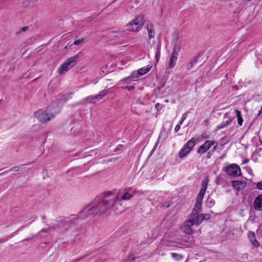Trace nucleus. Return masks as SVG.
<instances>
[{
  "label": "nucleus",
  "instance_id": "nucleus-1",
  "mask_svg": "<svg viewBox=\"0 0 262 262\" xmlns=\"http://www.w3.org/2000/svg\"><path fill=\"white\" fill-rule=\"evenodd\" d=\"M114 193V191H108L96 197L78 212L79 217L83 220L90 216H102L110 213L112 208L116 207V200H113L112 198Z\"/></svg>",
  "mask_w": 262,
  "mask_h": 262
},
{
  "label": "nucleus",
  "instance_id": "nucleus-2",
  "mask_svg": "<svg viewBox=\"0 0 262 262\" xmlns=\"http://www.w3.org/2000/svg\"><path fill=\"white\" fill-rule=\"evenodd\" d=\"M79 56L77 54L74 56L67 59L65 61L61 64L58 68V72L60 74H62L69 71L70 69L74 67L77 63Z\"/></svg>",
  "mask_w": 262,
  "mask_h": 262
},
{
  "label": "nucleus",
  "instance_id": "nucleus-3",
  "mask_svg": "<svg viewBox=\"0 0 262 262\" xmlns=\"http://www.w3.org/2000/svg\"><path fill=\"white\" fill-rule=\"evenodd\" d=\"M35 115L38 120L42 123H46L54 118L55 115L50 112L48 109L41 111L39 110L35 113Z\"/></svg>",
  "mask_w": 262,
  "mask_h": 262
},
{
  "label": "nucleus",
  "instance_id": "nucleus-4",
  "mask_svg": "<svg viewBox=\"0 0 262 262\" xmlns=\"http://www.w3.org/2000/svg\"><path fill=\"white\" fill-rule=\"evenodd\" d=\"M208 183V178H206L205 179H204L202 182L200 192L198 194L196 200L194 205V206H195V208L197 209H198L199 208H201L202 201L207 189Z\"/></svg>",
  "mask_w": 262,
  "mask_h": 262
},
{
  "label": "nucleus",
  "instance_id": "nucleus-5",
  "mask_svg": "<svg viewBox=\"0 0 262 262\" xmlns=\"http://www.w3.org/2000/svg\"><path fill=\"white\" fill-rule=\"evenodd\" d=\"M144 24L143 17L138 16L134 20H132L127 25L128 30L130 31L138 32L141 29V27Z\"/></svg>",
  "mask_w": 262,
  "mask_h": 262
},
{
  "label": "nucleus",
  "instance_id": "nucleus-6",
  "mask_svg": "<svg viewBox=\"0 0 262 262\" xmlns=\"http://www.w3.org/2000/svg\"><path fill=\"white\" fill-rule=\"evenodd\" d=\"M195 144L196 140L194 138H192L185 144L179 152V156L180 158L182 159L186 157L192 149Z\"/></svg>",
  "mask_w": 262,
  "mask_h": 262
},
{
  "label": "nucleus",
  "instance_id": "nucleus-7",
  "mask_svg": "<svg viewBox=\"0 0 262 262\" xmlns=\"http://www.w3.org/2000/svg\"><path fill=\"white\" fill-rule=\"evenodd\" d=\"M224 170L228 175L236 177L241 175V168L236 164H230L224 168Z\"/></svg>",
  "mask_w": 262,
  "mask_h": 262
},
{
  "label": "nucleus",
  "instance_id": "nucleus-8",
  "mask_svg": "<svg viewBox=\"0 0 262 262\" xmlns=\"http://www.w3.org/2000/svg\"><path fill=\"white\" fill-rule=\"evenodd\" d=\"M215 142L211 140H207L198 149L197 152L199 154H203L205 153L209 148L214 145Z\"/></svg>",
  "mask_w": 262,
  "mask_h": 262
},
{
  "label": "nucleus",
  "instance_id": "nucleus-9",
  "mask_svg": "<svg viewBox=\"0 0 262 262\" xmlns=\"http://www.w3.org/2000/svg\"><path fill=\"white\" fill-rule=\"evenodd\" d=\"M133 197V195L128 193V192L125 193L124 194L122 195L120 194H118L116 196L113 197L112 199L113 200H116V204L115 205H118V204L120 202H121L122 200H129Z\"/></svg>",
  "mask_w": 262,
  "mask_h": 262
},
{
  "label": "nucleus",
  "instance_id": "nucleus-10",
  "mask_svg": "<svg viewBox=\"0 0 262 262\" xmlns=\"http://www.w3.org/2000/svg\"><path fill=\"white\" fill-rule=\"evenodd\" d=\"M203 56V53H199L196 57L192 60L190 61L187 64L186 69L188 70H190L195 65L196 63L199 62L201 60V58Z\"/></svg>",
  "mask_w": 262,
  "mask_h": 262
},
{
  "label": "nucleus",
  "instance_id": "nucleus-11",
  "mask_svg": "<svg viewBox=\"0 0 262 262\" xmlns=\"http://www.w3.org/2000/svg\"><path fill=\"white\" fill-rule=\"evenodd\" d=\"M232 183L233 187L238 191L243 189L247 185L245 181H233Z\"/></svg>",
  "mask_w": 262,
  "mask_h": 262
},
{
  "label": "nucleus",
  "instance_id": "nucleus-12",
  "mask_svg": "<svg viewBox=\"0 0 262 262\" xmlns=\"http://www.w3.org/2000/svg\"><path fill=\"white\" fill-rule=\"evenodd\" d=\"M253 206L255 210L262 211V194L258 195L255 199Z\"/></svg>",
  "mask_w": 262,
  "mask_h": 262
},
{
  "label": "nucleus",
  "instance_id": "nucleus-13",
  "mask_svg": "<svg viewBox=\"0 0 262 262\" xmlns=\"http://www.w3.org/2000/svg\"><path fill=\"white\" fill-rule=\"evenodd\" d=\"M202 214H199L197 216H195L193 219H188L186 222L187 223L191 224V226L194 225H199L201 224L203 221Z\"/></svg>",
  "mask_w": 262,
  "mask_h": 262
},
{
  "label": "nucleus",
  "instance_id": "nucleus-14",
  "mask_svg": "<svg viewBox=\"0 0 262 262\" xmlns=\"http://www.w3.org/2000/svg\"><path fill=\"white\" fill-rule=\"evenodd\" d=\"M248 237L251 244L255 247H258L259 246V242L256 240L255 234L254 232L249 231L248 233Z\"/></svg>",
  "mask_w": 262,
  "mask_h": 262
},
{
  "label": "nucleus",
  "instance_id": "nucleus-15",
  "mask_svg": "<svg viewBox=\"0 0 262 262\" xmlns=\"http://www.w3.org/2000/svg\"><path fill=\"white\" fill-rule=\"evenodd\" d=\"M110 36L113 38H121L126 36L125 31H112Z\"/></svg>",
  "mask_w": 262,
  "mask_h": 262
},
{
  "label": "nucleus",
  "instance_id": "nucleus-16",
  "mask_svg": "<svg viewBox=\"0 0 262 262\" xmlns=\"http://www.w3.org/2000/svg\"><path fill=\"white\" fill-rule=\"evenodd\" d=\"M146 29L148 34L149 39L150 40L155 36V30L154 26L151 24H148L146 25Z\"/></svg>",
  "mask_w": 262,
  "mask_h": 262
},
{
  "label": "nucleus",
  "instance_id": "nucleus-17",
  "mask_svg": "<svg viewBox=\"0 0 262 262\" xmlns=\"http://www.w3.org/2000/svg\"><path fill=\"white\" fill-rule=\"evenodd\" d=\"M108 90H103L98 95L95 96H89L87 99H101L104 96L108 94Z\"/></svg>",
  "mask_w": 262,
  "mask_h": 262
},
{
  "label": "nucleus",
  "instance_id": "nucleus-18",
  "mask_svg": "<svg viewBox=\"0 0 262 262\" xmlns=\"http://www.w3.org/2000/svg\"><path fill=\"white\" fill-rule=\"evenodd\" d=\"M151 67L152 66L151 65H147L146 67L139 69L137 72L140 76H142L148 72L150 70Z\"/></svg>",
  "mask_w": 262,
  "mask_h": 262
},
{
  "label": "nucleus",
  "instance_id": "nucleus-19",
  "mask_svg": "<svg viewBox=\"0 0 262 262\" xmlns=\"http://www.w3.org/2000/svg\"><path fill=\"white\" fill-rule=\"evenodd\" d=\"M113 210L117 213H119L122 212L124 210V207L121 204V202L118 204V205L114 206L112 208V210Z\"/></svg>",
  "mask_w": 262,
  "mask_h": 262
},
{
  "label": "nucleus",
  "instance_id": "nucleus-20",
  "mask_svg": "<svg viewBox=\"0 0 262 262\" xmlns=\"http://www.w3.org/2000/svg\"><path fill=\"white\" fill-rule=\"evenodd\" d=\"M191 226H192L191 224L185 225L182 228L184 232L187 234H191L193 232Z\"/></svg>",
  "mask_w": 262,
  "mask_h": 262
},
{
  "label": "nucleus",
  "instance_id": "nucleus-21",
  "mask_svg": "<svg viewBox=\"0 0 262 262\" xmlns=\"http://www.w3.org/2000/svg\"><path fill=\"white\" fill-rule=\"evenodd\" d=\"M139 76H140V75L138 74V72L137 73L136 72H133L130 76L122 79L121 81H127L128 80H133L134 79L138 78Z\"/></svg>",
  "mask_w": 262,
  "mask_h": 262
},
{
  "label": "nucleus",
  "instance_id": "nucleus-22",
  "mask_svg": "<svg viewBox=\"0 0 262 262\" xmlns=\"http://www.w3.org/2000/svg\"><path fill=\"white\" fill-rule=\"evenodd\" d=\"M201 208H199L198 209L195 208V206H194V208L193 209L190 215V218L189 219H193L195 217V216H197L199 214V213L200 212Z\"/></svg>",
  "mask_w": 262,
  "mask_h": 262
},
{
  "label": "nucleus",
  "instance_id": "nucleus-23",
  "mask_svg": "<svg viewBox=\"0 0 262 262\" xmlns=\"http://www.w3.org/2000/svg\"><path fill=\"white\" fill-rule=\"evenodd\" d=\"M235 113L236 114V116H237V118L238 124L239 126H241V125H242L243 122V118L242 117L241 112V111H239V110H236V109L235 110Z\"/></svg>",
  "mask_w": 262,
  "mask_h": 262
},
{
  "label": "nucleus",
  "instance_id": "nucleus-24",
  "mask_svg": "<svg viewBox=\"0 0 262 262\" xmlns=\"http://www.w3.org/2000/svg\"><path fill=\"white\" fill-rule=\"evenodd\" d=\"M173 51L179 52L181 50V46L178 38L173 40Z\"/></svg>",
  "mask_w": 262,
  "mask_h": 262
},
{
  "label": "nucleus",
  "instance_id": "nucleus-25",
  "mask_svg": "<svg viewBox=\"0 0 262 262\" xmlns=\"http://www.w3.org/2000/svg\"><path fill=\"white\" fill-rule=\"evenodd\" d=\"M165 85V81L164 80H161L158 84V86L157 88V91H158L159 93L161 92L162 89L164 88Z\"/></svg>",
  "mask_w": 262,
  "mask_h": 262
},
{
  "label": "nucleus",
  "instance_id": "nucleus-26",
  "mask_svg": "<svg viewBox=\"0 0 262 262\" xmlns=\"http://www.w3.org/2000/svg\"><path fill=\"white\" fill-rule=\"evenodd\" d=\"M231 122V120L229 119L228 121H226L225 123H223L221 124L220 125L217 126V129H220L223 128H225L228 126L230 122Z\"/></svg>",
  "mask_w": 262,
  "mask_h": 262
},
{
  "label": "nucleus",
  "instance_id": "nucleus-27",
  "mask_svg": "<svg viewBox=\"0 0 262 262\" xmlns=\"http://www.w3.org/2000/svg\"><path fill=\"white\" fill-rule=\"evenodd\" d=\"M177 59L174 58H172V57H170V60L168 62V68H173L175 65Z\"/></svg>",
  "mask_w": 262,
  "mask_h": 262
},
{
  "label": "nucleus",
  "instance_id": "nucleus-28",
  "mask_svg": "<svg viewBox=\"0 0 262 262\" xmlns=\"http://www.w3.org/2000/svg\"><path fill=\"white\" fill-rule=\"evenodd\" d=\"M160 57V48L159 46L157 47L156 51L155 53V58L156 62L157 63Z\"/></svg>",
  "mask_w": 262,
  "mask_h": 262
},
{
  "label": "nucleus",
  "instance_id": "nucleus-29",
  "mask_svg": "<svg viewBox=\"0 0 262 262\" xmlns=\"http://www.w3.org/2000/svg\"><path fill=\"white\" fill-rule=\"evenodd\" d=\"M72 222H73V220H70L69 218H65L60 221V223L63 225H69Z\"/></svg>",
  "mask_w": 262,
  "mask_h": 262
},
{
  "label": "nucleus",
  "instance_id": "nucleus-30",
  "mask_svg": "<svg viewBox=\"0 0 262 262\" xmlns=\"http://www.w3.org/2000/svg\"><path fill=\"white\" fill-rule=\"evenodd\" d=\"M60 227V225H58V224H57L53 227H51L50 228H47V229H41L38 233V235L40 233H42V232H48L49 230H50L51 229H55V228L56 227Z\"/></svg>",
  "mask_w": 262,
  "mask_h": 262
},
{
  "label": "nucleus",
  "instance_id": "nucleus-31",
  "mask_svg": "<svg viewBox=\"0 0 262 262\" xmlns=\"http://www.w3.org/2000/svg\"><path fill=\"white\" fill-rule=\"evenodd\" d=\"M161 136H162V133H161L160 135H159V138L158 139V140L157 141L154 148H152V149L151 150V152H150V154H152L156 150V148L158 146V144L160 143V139H161Z\"/></svg>",
  "mask_w": 262,
  "mask_h": 262
},
{
  "label": "nucleus",
  "instance_id": "nucleus-32",
  "mask_svg": "<svg viewBox=\"0 0 262 262\" xmlns=\"http://www.w3.org/2000/svg\"><path fill=\"white\" fill-rule=\"evenodd\" d=\"M171 255L173 258L178 260L181 259L182 258V256L181 255L176 253H171Z\"/></svg>",
  "mask_w": 262,
  "mask_h": 262
},
{
  "label": "nucleus",
  "instance_id": "nucleus-33",
  "mask_svg": "<svg viewBox=\"0 0 262 262\" xmlns=\"http://www.w3.org/2000/svg\"><path fill=\"white\" fill-rule=\"evenodd\" d=\"M203 220H207L211 217V215L208 213L202 214Z\"/></svg>",
  "mask_w": 262,
  "mask_h": 262
},
{
  "label": "nucleus",
  "instance_id": "nucleus-34",
  "mask_svg": "<svg viewBox=\"0 0 262 262\" xmlns=\"http://www.w3.org/2000/svg\"><path fill=\"white\" fill-rule=\"evenodd\" d=\"M84 40V38H81L80 39L75 40L74 42V45L75 46H78V45H80V43H81L82 42H83Z\"/></svg>",
  "mask_w": 262,
  "mask_h": 262
},
{
  "label": "nucleus",
  "instance_id": "nucleus-35",
  "mask_svg": "<svg viewBox=\"0 0 262 262\" xmlns=\"http://www.w3.org/2000/svg\"><path fill=\"white\" fill-rule=\"evenodd\" d=\"M29 29V27L28 26H25V27H23L21 28L20 30L18 32H16V34H18L19 33H20L21 32H25L27 30H28Z\"/></svg>",
  "mask_w": 262,
  "mask_h": 262
},
{
  "label": "nucleus",
  "instance_id": "nucleus-36",
  "mask_svg": "<svg viewBox=\"0 0 262 262\" xmlns=\"http://www.w3.org/2000/svg\"><path fill=\"white\" fill-rule=\"evenodd\" d=\"M178 53L179 52L177 51H173L171 57H172V58H173V59L176 58V59H178Z\"/></svg>",
  "mask_w": 262,
  "mask_h": 262
},
{
  "label": "nucleus",
  "instance_id": "nucleus-37",
  "mask_svg": "<svg viewBox=\"0 0 262 262\" xmlns=\"http://www.w3.org/2000/svg\"><path fill=\"white\" fill-rule=\"evenodd\" d=\"M20 168L18 166H14L13 167L10 168L9 170H7L8 172L11 171H19Z\"/></svg>",
  "mask_w": 262,
  "mask_h": 262
},
{
  "label": "nucleus",
  "instance_id": "nucleus-38",
  "mask_svg": "<svg viewBox=\"0 0 262 262\" xmlns=\"http://www.w3.org/2000/svg\"><path fill=\"white\" fill-rule=\"evenodd\" d=\"M136 259V257L134 256V255L133 254H131L128 259V261H129V262H134V261Z\"/></svg>",
  "mask_w": 262,
  "mask_h": 262
},
{
  "label": "nucleus",
  "instance_id": "nucleus-39",
  "mask_svg": "<svg viewBox=\"0 0 262 262\" xmlns=\"http://www.w3.org/2000/svg\"><path fill=\"white\" fill-rule=\"evenodd\" d=\"M256 188L258 189L262 190V182H259L256 184Z\"/></svg>",
  "mask_w": 262,
  "mask_h": 262
},
{
  "label": "nucleus",
  "instance_id": "nucleus-40",
  "mask_svg": "<svg viewBox=\"0 0 262 262\" xmlns=\"http://www.w3.org/2000/svg\"><path fill=\"white\" fill-rule=\"evenodd\" d=\"M78 218H79L80 219H81L79 217L78 214V217H74V218L71 219V220H73V222H71L70 224H75L76 223V222L77 221Z\"/></svg>",
  "mask_w": 262,
  "mask_h": 262
},
{
  "label": "nucleus",
  "instance_id": "nucleus-41",
  "mask_svg": "<svg viewBox=\"0 0 262 262\" xmlns=\"http://www.w3.org/2000/svg\"><path fill=\"white\" fill-rule=\"evenodd\" d=\"M123 147V145H121V144L118 145L117 146L115 151H117L118 150H120Z\"/></svg>",
  "mask_w": 262,
  "mask_h": 262
},
{
  "label": "nucleus",
  "instance_id": "nucleus-42",
  "mask_svg": "<svg viewBox=\"0 0 262 262\" xmlns=\"http://www.w3.org/2000/svg\"><path fill=\"white\" fill-rule=\"evenodd\" d=\"M124 89L128 90V91H130L131 90H133L135 89V86L134 85L129 86H125L124 87Z\"/></svg>",
  "mask_w": 262,
  "mask_h": 262
},
{
  "label": "nucleus",
  "instance_id": "nucleus-43",
  "mask_svg": "<svg viewBox=\"0 0 262 262\" xmlns=\"http://www.w3.org/2000/svg\"><path fill=\"white\" fill-rule=\"evenodd\" d=\"M180 129V124H177L175 128H174V131L176 132H178L179 130Z\"/></svg>",
  "mask_w": 262,
  "mask_h": 262
},
{
  "label": "nucleus",
  "instance_id": "nucleus-44",
  "mask_svg": "<svg viewBox=\"0 0 262 262\" xmlns=\"http://www.w3.org/2000/svg\"><path fill=\"white\" fill-rule=\"evenodd\" d=\"M186 116H187L186 113L184 114L183 115V116H182V118L185 120L186 119Z\"/></svg>",
  "mask_w": 262,
  "mask_h": 262
},
{
  "label": "nucleus",
  "instance_id": "nucleus-45",
  "mask_svg": "<svg viewBox=\"0 0 262 262\" xmlns=\"http://www.w3.org/2000/svg\"><path fill=\"white\" fill-rule=\"evenodd\" d=\"M184 120L182 118L180 120L179 122V124H180L181 125L183 124V122H184Z\"/></svg>",
  "mask_w": 262,
  "mask_h": 262
},
{
  "label": "nucleus",
  "instance_id": "nucleus-46",
  "mask_svg": "<svg viewBox=\"0 0 262 262\" xmlns=\"http://www.w3.org/2000/svg\"><path fill=\"white\" fill-rule=\"evenodd\" d=\"M8 173V171H4V172H2V173H0V176H2V175H3V174H6V173Z\"/></svg>",
  "mask_w": 262,
  "mask_h": 262
},
{
  "label": "nucleus",
  "instance_id": "nucleus-47",
  "mask_svg": "<svg viewBox=\"0 0 262 262\" xmlns=\"http://www.w3.org/2000/svg\"><path fill=\"white\" fill-rule=\"evenodd\" d=\"M87 98H88V97H86V98H85V100H86V101H89V102H92V101L93 100V99H87Z\"/></svg>",
  "mask_w": 262,
  "mask_h": 262
},
{
  "label": "nucleus",
  "instance_id": "nucleus-48",
  "mask_svg": "<svg viewBox=\"0 0 262 262\" xmlns=\"http://www.w3.org/2000/svg\"><path fill=\"white\" fill-rule=\"evenodd\" d=\"M261 112H262V108H261V109L259 111L258 114H257V115L259 116L261 114Z\"/></svg>",
  "mask_w": 262,
  "mask_h": 262
},
{
  "label": "nucleus",
  "instance_id": "nucleus-49",
  "mask_svg": "<svg viewBox=\"0 0 262 262\" xmlns=\"http://www.w3.org/2000/svg\"><path fill=\"white\" fill-rule=\"evenodd\" d=\"M31 239V238H26V239H24L23 241H29Z\"/></svg>",
  "mask_w": 262,
  "mask_h": 262
},
{
  "label": "nucleus",
  "instance_id": "nucleus-50",
  "mask_svg": "<svg viewBox=\"0 0 262 262\" xmlns=\"http://www.w3.org/2000/svg\"><path fill=\"white\" fill-rule=\"evenodd\" d=\"M46 216H45V215L42 216V219L45 220V219H46Z\"/></svg>",
  "mask_w": 262,
  "mask_h": 262
},
{
  "label": "nucleus",
  "instance_id": "nucleus-51",
  "mask_svg": "<svg viewBox=\"0 0 262 262\" xmlns=\"http://www.w3.org/2000/svg\"><path fill=\"white\" fill-rule=\"evenodd\" d=\"M132 80H128L125 81H126V82H128V83H129V82H130Z\"/></svg>",
  "mask_w": 262,
  "mask_h": 262
},
{
  "label": "nucleus",
  "instance_id": "nucleus-52",
  "mask_svg": "<svg viewBox=\"0 0 262 262\" xmlns=\"http://www.w3.org/2000/svg\"><path fill=\"white\" fill-rule=\"evenodd\" d=\"M209 203H210V204L211 205H213V204H214V203H213V202H212V201H210Z\"/></svg>",
  "mask_w": 262,
  "mask_h": 262
},
{
  "label": "nucleus",
  "instance_id": "nucleus-53",
  "mask_svg": "<svg viewBox=\"0 0 262 262\" xmlns=\"http://www.w3.org/2000/svg\"><path fill=\"white\" fill-rule=\"evenodd\" d=\"M249 160H246L244 163H246L248 162Z\"/></svg>",
  "mask_w": 262,
  "mask_h": 262
},
{
  "label": "nucleus",
  "instance_id": "nucleus-54",
  "mask_svg": "<svg viewBox=\"0 0 262 262\" xmlns=\"http://www.w3.org/2000/svg\"><path fill=\"white\" fill-rule=\"evenodd\" d=\"M31 163H27V164H24L23 165H29Z\"/></svg>",
  "mask_w": 262,
  "mask_h": 262
},
{
  "label": "nucleus",
  "instance_id": "nucleus-55",
  "mask_svg": "<svg viewBox=\"0 0 262 262\" xmlns=\"http://www.w3.org/2000/svg\"><path fill=\"white\" fill-rule=\"evenodd\" d=\"M159 103H157V104H156V107H158V106H159Z\"/></svg>",
  "mask_w": 262,
  "mask_h": 262
},
{
  "label": "nucleus",
  "instance_id": "nucleus-56",
  "mask_svg": "<svg viewBox=\"0 0 262 262\" xmlns=\"http://www.w3.org/2000/svg\"><path fill=\"white\" fill-rule=\"evenodd\" d=\"M209 154H210L209 152H208V156H207V158H210Z\"/></svg>",
  "mask_w": 262,
  "mask_h": 262
},
{
  "label": "nucleus",
  "instance_id": "nucleus-57",
  "mask_svg": "<svg viewBox=\"0 0 262 262\" xmlns=\"http://www.w3.org/2000/svg\"><path fill=\"white\" fill-rule=\"evenodd\" d=\"M127 262H129V261H127Z\"/></svg>",
  "mask_w": 262,
  "mask_h": 262
}]
</instances>
